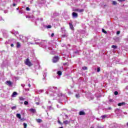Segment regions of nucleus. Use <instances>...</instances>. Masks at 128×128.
I'll return each instance as SVG.
<instances>
[{
	"instance_id": "1",
	"label": "nucleus",
	"mask_w": 128,
	"mask_h": 128,
	"mask_svg": "<svg viewBox=\"0 0 128 128\" xmlns=\"http://www.w3.org/2000/svg\"><path fill=\"white\" fill-rule=\"evenodd\" d=\"M37 44H39L40 46L42 48H48V47L46 46V42H44V41H42V42H36Z\"/></svg>"
},
{
	"instance_id": "2",
	"label": "nucleus",
	"mask_w": 128,
	"mask_h": 128,
	"mask_svg": "<svg viewBox=\"0 0 128 128\" xmlns=\"http://www.w3.org/2000/svg\"><path fill=\"white\" fill-rule=\"evenodd\" d=\"M47 48L49 50H51V52H50V54H56V51L52 50V44H49V46H48Z\"/></svg>"
},
{
	"instance_id": "3",
	"label": "nucleus",
	"mask_w": 128,
	"mask_h": 128,
	"mask_svg": "<svg viewBox=\"0 0 128 128\" xmlns=\"http://www.w3.org/2000/svg\"><path fill=\"white\" fill-rule=\"evenodd\" d=\"M58 88L56 86H50L48 88L49 92H54V94H55V92L58 90Z\"/></svg>"
},
{
	"instance_id": "4",
	"label": "nucleus",
	"mask_w": 128,
	"mask_h": 128,
	"mask_svg": "<svg viewBox=\"0 0 128 128\" xmlns=\"http://www.w3.org/2000/svg\"><path fill=\"white\" fill-rule=\"evenodd\" d=\"M25 64L26 66H32V62L30 61L29 58H27L26 60Z\"/></svg>"
},
{
	"instance_id": "5",
	"label": "nucleus",
	"mask_w": 128,
	"mask_h": 128,
	"mask_svg": "<svg viewBox=\"0 0 128 128\" xmlns=\"http://www.w3.org/2000/svg\"><path fill=\"white\" fill-rule=\"evenodd\" d=\"M20 38L23 42H27L28 40V38L26 36H20Z\"/></svg>"
},
{
	"instance_id": "6",
	"label": "nucleus",
	"mask_w": 128,
	"mask_h": 128,
	"mask_svg": "<svg viewBox=\"0 0 128 128\" xmlns=\"http://www.w3.org/2000/svg\"><path fill=\"white\" fill-rule=\"evenodd\" d=\"M73 12H84V10L80 8H74L73 9Z\"/></svg>"
},
{
	"instance_id": "7",
	"label": "nucleus",
	"mask_w": 128,
	"mask_h": 128,
	"mask_svg": "<svg viewBox=\"0 0 128 128\" xmlns=\"http://www.w3.org/2000/svg\"><path fill=\"white\" fill-rule=\"evenodd\" d=\"M16 118L21 120V122H24V118H22V116L20 114H16Z\"/></svg>"
},
{
	"instance_id": "8",
	"label": "nucleus",
	"mask_w": 128,
	"mask_h": 128,
	"mask_svg": "<svg viewBox=\"0 0 128 128\" xmlns=\"http://www.w3.org/2000/svg\"><path fill=\"white\" fill-rule=\"evenodd\" d=\"M102 120H104V118H110V114H104L101 116Z\"/></svg>"
},
{
	"instance_id": "9",
	"label": "nucleus",
	"mask_w": 128,
	"mask_h": 128,
	"mask_svg": "<svg viewBox=\"0 0 128 128\" xmlns=\"http://www.w3.org/2000/svg\"><path fill=\"white\" fill-rule=\"evenodd\" d=\"M60 60V58L58 56H55L53 58L52 62H58V61Z\"/></svg>"
},
{
	"instance_id": "10",
	"label": "nucleus",
	"mask_w": 128,
	"mask_h": 128,
	"mask_svg": "<svg viewBox=\"0 0 128 128\" xmlns=\"http://www.w3.org/2000/svg\"><path fill=\"white\" fill-rule=\"evenodd\" d=\"M38 4L40 6L44 4H46V0H38Z\"/></svg>"
},
{
	"instance_id": "11",
	"label": "nucleus",
	"mask_w": 128,
	"mask_h": 128,
	"mask_svg": "<svg viewBox=\"0 0 128 128\" xmlns=\"http://www.w3.org/2000/svg\"><path fill=\"white\" fill-rule=\"evenodd\" d=\"M78 114L79 116H86V112L84 110H82L79 112Z\"/></svg>"
},
{
	"instance_id": "12",
	"label": "nucleus",
	"mask_w": 128,
	"mask_h": 128,
	"mask_svg": "<svg viewBox=\"0 0 128 128\" xmlns=\"http://www.w3.org/2000/svg\"><path fill=\"white\" fill-rule=\"evenodd\" d=\"M116 114L118 116L120 112V109L117 108L115 110Z\"/></svg>"
},
{
	"instance_id": "13",
	"label": "nucleus",
	"mask_w": 128,
	"mask_h": 128,
	"mask_svg": "<svg viewBox=\"0 0 128 128\" xmlns=\"http://www.w3.org/2000/svg\"><path fill=\"white\" fill-rule=\"evenodd\" d=\"M68 24L70 26V30H74V26L72 25V24L71 22H69Z\"/></svg>"
},
{
	"instance_id": "14",
	"label": "nucleus",
	"mask_w": 128,
	"mask_h": 128,
	"mask_svg": "<svg viewBox=\"0 0 128 128\" xmlns=\"http://www.w3.org/2000/svg\"><path fill=\"white\" fill-rule=\"evenodd\" d=\"M16 96H18V92H13L11 96H12V98H16Z\"/></svg>"
},
{
	"instance_id": "15",
	"label": "nucleus",
	"mask_w": 128,
	"mask_h": 128,
	"mask_svg": "<svg viewBox=\"0 0 128 128\" xmlns=\"http://www.w3.org/2000/svg\"><path fill=\"white\" fill-rule=\"evenodd\" d=\"M72 16L74 18H78V13H76V12H73L72 13Z\"/></svg>"
},
{
	"instance_id": "16",
	"label": "nucleus",
	"mask_w": 128,
	"mask_h": 128,
	"mask_svg": "<svg viewBox=\"0 0 128 128\" xmlns=\"http://www.w3.org/2000/svg\"><path fill=\"white\" fill-rule=\"evenodd\" d=\"M12 40H8V41H6L5 42V44H10V42H12Z\"/></svg>"
},
{
	"instance_id": "17",
	"label": "nucleus",
	"mask_w": 128,
	"mask_h": 128,
	"mask_svg": "<svg viewBox=\"0 0 128 128\" xmlns=\"http://www.w3.org/2000/svg\"><path fill=\"white\" fill-rule=\"evenodd\" d=\"M126 103L124 102H122L121 103L118 104V106H126Z\"/></svg>"
},
{
	"instance_id": "18",
	"label": "nucleus",
	"mask_w": 128,
	"mask_h": 128,
	"mask_svg": "<svg viewBox=\"0 0 128 128\" xmlns=\"http://www.w3.org/2000/svg\"><path fill=\"white\" fill-rule=\"evenodd\" d=\"M30 112H32V114H36V109H34V108L30 109Z\"/></svg>"
},
{
	"instance_id": "19",
	"label": "nucleus",
	"mask_w": 128,
	"mask_h": 128,
	"mask_svg": "<svg viewBox=\"0 0 128 128\" xmlns=\"http://www.w3.org/2000/svg\"><path fill=\"white\" fill-rule=\"evenodd\" d=\"M61 31L62 32H64V34H66V30L64 28V27L61 28Z\"/></svg>"
},
{
	"instance_id": "20",
	"label": "nucleus",
	"mask_w": 128,
	"mask_h": 128,
	"mask_svg": "<svg viewBox=\"0 0 128 128\" xmlns=\"http://www.w3.org/2000/svg\"><path fill=\"white\" fill-rule=\"evenodd\" d=\"M12 34H14V36H16V35L17 34H18V31H12Z\"/></svg>"
},
{
	"instance_id": "21",
	"label": "nucleus",
	"mask_w": 128,
	"mask_h": 128,
	"mask_svg": "<svg viewBox=\"0 0 128 128\" xmlns=\"http://www.w3.org/2000/svg\"><path fill=\"white\" fill-rule=\"evenodd\" d=\"M63 124H70V122H68V120H66L63 122Z\"/></svg>"
},
{
	"instance_id": "22",
	"label": "nucleus",
	"mask_w": 128,
	"mask_h": 128,
	"mask_svg": "<svg viewBox=\"0 0 128 128\" xmlns=\"http://www.w3.org/2000/svg\"><path fill=\"white\" fill-rule=\"evenodd\" d=\"M48 109L49 110H54V108H52V105L50 106H48Z\"/></svg>"
},
{
	"instance_id": "23",
	"label": "nucleus",
	"mask_w": 128,
	"mask_h": 128,
	"mask_svg": "<svg viewBox=\"0 0 128 128\" xmlns=\"http://www.w3.org/2000/svg\"><path fill=\"white\" fill-rule=\"evenodd\" d=\"M57 74H58V76H62V71H58L57 72Z\"/></svg>"
},
{
	"instance_id": "24",
	"label": "nucleus",
	"mask_w": 128,
	"mask_h": 128,
	"mask_svg": "<svg viewBox=\"0 0 128 128\" xmlns=\"http://www.w3.org/2000/svg\"><path fill=\"white\" fill-rule=\"evenodd\" d=\"M18 13L20 14H24V10H19Z\"/></svg>"
},
{
	"instance_id": "25",
	"label": "nucleus",
	"mask_w": 128,
	"mask_h": 128,
	"mask_svg": "<svg viewBox=\"0 0 128 128\" xmlns=\"http://www.w3.org/2000/svg\"><path fill=\"white\" fill-rule=\"evenodd\" d=\"M16 48H20V42H16Z\"/></svg>"
},
{
	"instance_id": "26",
	"label": "nucleus",
	"mask_w": 128,
	"mask_h": 128,
	"mask_svg": "<svg viewBox=\"0 0 128 128\" xmlns=\"http://www.w3.org/2000/svg\"><path fill=\"white\" fill-rule=\"evenodd\" d=\"M60 16V14L58 13H57V12L54 13V16Z\"/></svg>"
},
{
	"instance_id": "27",
	"label": "nucleus",
	"mask_w": 128,
	"mask_h": 128,
	"mask_svg": "<svg viewBox=\"0 0 128 128\" xmlns=\"http://www.w3.org/2000/svg\"><path fill=\"white\" fill-rule=\"evenodd\" d=\"M58 96H59L60 98V96H62V92H59L58 94Z\"/></svg>"
},
{
	"instance_id": "28",
	"label": "nucleus",
	"mask_w": 128,
	"mask_h": 128,
	"mask_svg": "<svg viewBox=\"0 0 128 128\" xmlns=\"http://www.w3.org/2000/svg\"><path fill=\"white\" fill-rule=\"evenodd\" d=\"M114 102V100L113 99H109V100H108L109 104Z\"/></svg>"
},
{
	"instance_id": "29",
	"label": "nucleus",
	"mask_w": 128,
	"mask_h": 128,
	"mask_svg": "<svg viewBox=\"0 0 128 128\" xmlns=\"http://www.w3.org/2000/svg\"><path fill=\"white\" fill-rule=\"evenodd\" d=\"M44 92V90H40L38 91V94H42Z\"/></svg>"
},
{
	"instance_id": "30",
	"label": "nucleus",
	"mask_w": 128,
	"mask_h": 128,
	"mask_svg": "<svg viewBox=\"0 0 128 128\" xmlns=\"http://www.w3.org/2000/svg\"><path fill=\"white\" fill-rule=\"evenodd\" d=\"M36 122H37L40 123L42 122V120L41 119H36Z\"/></svg>"
},
{
	"instance_id": "31",
	"label": "nucleus",
	"mask_w": 128,
	"mask_h": 128,
	"mask_svg": "<svg viewBox=\"0 0 128 128\" xmlns=\"http://www.w3.org/2000/svg\"><path fill=\"white\" fill-rule=\"evenodd\" d=\"M36 20H40V22H42V20H44V19L42 18H37Z\"/></svg>"
},
{
	"instance_id": "32",
	"label": "nucleus",
	"mask_w": 128,
	"mask_h": 128,
	"mask_svg": "<svg viewBox=\"0 0 128 128\" xmlns=\"http://www.w3.org/2000/svg\"><path fill=\"white\" fill-rule=\"evenodd\" d=\"M6 82L8 86H12V82L10 81H7Z\"/></svg>"
},
{
	"instance_id": "33",
	"label": "nucleus",
	"mask_w": 128,
	"mask_h": 128,
	"mask_svg": "<svg viewBox=\"0 0 128 128\" xmlns=\"http://www.w3.org/2000/svg\"><path fill=\"white\" fill-rule=\"evenodd\" d=\"M66 36H68V34L67 33H65L64 34L62 35V38H66Z\"/></svg>"
},
{
	"instance_id": "34",
	"label": "nucleus",
	"mask_w": 128,
	"mask_h": 128,
	"mask_svg": "<svg viewBox=\"0 0 128 128\" xmlns=\"http://www.w3.org/2000/svg\"><path fill=\"white\" fill-rule=\"evenodd\" d=\"M82 69L84 70H88V67L84 66L82 68Z\"/></svg>"
},
{
	"instance_id": "35",
	"label": "nucleus",
	"mask_w": 128,
	"mask_h": 128,
	"mask_svg": "<svg viewBox=\"0 0 128 128\" xmlns=\"http://www.w3.org/2000/svg\"><path fill=\"white\" fill-rule=\"evenodd\" d=\"M80 96V94H76V98H78Z\"/></svg>"
},
{
	"instance_id": "36",
	"label": "nucleus",
	"mask_w": 128,
	"mask_h": 128,
	"mask_svg": "<svg viewBox=\"0 0 128 128\" xmlns=\"http://www.w3.org/2000/svg\"><path fill=\"white\" fill-rule=\"evenodd\" d=\"M112 4H114V6H116V5L118 4V3H116V1H113Z\"/></svg>"
},
{
	"instance_id": "37",
	"label": "nucleus",
	"mask_w": 128,
	"mask_h": 128,
	"mask_svg": "<svg viewBox=\"0 0 128 128\" xmlns=\"http://www.w3.org/2000/svg\"><path fill=\"white\" fill-rule=\"evenodd\" d=\"M100 72V68L98 67L97 68V72Z\"/></svg>"
},
{
	"instance_id": "38",
	"label": "nucleus",
	"mask_w": 128,
	"mask_h": 128,
	"mask_svg": "<svg viewBox=\"0 0 128 128\" xmlns=\"http://www.w3.org/2000/svg\"><path fill=\"white\" fill-rule=\"evenodd\" d=\"M112 48H116L118 46H116L112 45Z\"/></svg>"
},
{
	"instance_id": "39",
	"label": "nucleus",
	"mask_w": 128,
	"mask_h": 128,
	"mask_svg": "<svg viewBox=\"0 0 128 128\" xmlns=\"http://www.w3.org/2000/svg\"><path fill=\"white\" fill-rule=\"evenodd\" d=\"M24 104H25V106H28V101H25L24 102Z\"/></svg>"
},
{
	"instance_id": "40",
	"label": "nucleus",
	"mask_w": 128,
	"mask_h": 128,
	"mask_svg": "<svg viewBox=\"0 0 128 128\" xmlns=\"http://www.w3.org/2000/svg\"><path fill=\"white\" fill-rule=\"evenodd\" d=\"M114 94H115V96H118V91H115L114 92Z\"/></svg>"
},
{
	"instance_id": "41",
	"label": "nucleus",
	"mask_w": 128,
	"mask_h": 128,
	"mask_svg": "<svg viewBox=\"0 0 128 128\" xmlns=\"http://www.w3.org/2000/svg\"><path fill=\"white\" fill-rule=\"evenodd\" d=\"M23 126H24V128H26V126H28V125L26 123H24Z\"/></svg>"
},
{
	"instance_id": "42",
	"label": "nucleus",
	"mask_w": 128,
	"mask_h": 128,
	"mask_svg": "<svg viewBox=\"0 0 128 128\" xmlns=\"http://www.w3.org/2000/svg\"><path fill=\"white\" fill-rule=\"evenodd\" d=\"M26 10H27V12H30V8L28 7H26Z\"/></svg>"
},
{
	"instance_id": "43",
	"label": "nucleus",
	"mask_w": 128,
	"mask_h": 128,
	"mask_svg": "<svg viewBox=\"0 0 128 128\" xmlns=\"http://www.w3.org/2000/svg\"><path fill=\"white\" fill-rule=\"evenodd\" d=\"M20 100H24L25 98H23L22 97H20Z\"/></svg>"
},
{
	"instance_id": "44",
	"label": "nucleus",
	"mask_w": 128,
	"mask_h": 128,
	"mask_svg": "<svg viewBox=\"0 0 128 128\" xmlns=\"http://www.w3.org/2000/svg\"><path fill=\"white\" fill-rule=\"evenodd\" d=\"M12 110H16V106H14L11 108Z\"/></svg>"
},
{
	"instance_id": "45",
	"label": "nucleus",
	"mask_w": 128,
	"mask_h": 128,
	"mask_svg": "<svg viewBox=\"0 0 128 128\" xmlns=\"http://www.w3.org/2000/svg\"><path fill=\"white\" fill-rule=\"evenodd\" d=\"M102 32H104V34H107L108 32L104 30V29H102Z\"/></svg>"
},
{
	"instance_id": "46",
	"label": "nucleus",
	"mask_w": 128,
	"mask_h": 128,
	"mask_svg": "<svg viewBox=\"0 0 128 128\" xmlns=\"http://www.w3.org/2000/svg\"><path fill=\"white\" fill-rule=\"evenodd\" d=\"M52 28V26L50 25H48L47 26V28Z\"/></svg>"
},
{
	"instance_id": "47",
	"label": "nucleus",
	"mask_w": 128,
	"mask_h": 128,
	"mask_svg": "<svg viewBox=\"0 0 128 128\" xmlns=\"http://www.w3.org/2000/svg\"><path fill=\"white\" fill-rule=\"evenodd\" d=\"M106 110H112V108L110 107H108V108H106Z\"/></svg>"
},
{
	"instance_id": "48",
	"label": "nucleus",
	"mask_w": 128,
	"mask_h": 128,
	"mask_svg": "<svg viewBox=\"0 0 128 128\" xmlns=\"http://www.w3.org/2000/svg\"><path fill=\"white\" fill-rule=\"evenodd\" d=\"M118 2H126V0H118Z\"/></svg>"
},
{
	"instance_id": "49",
	"label": "nucleus",
	"mask_w": 128,
	"mask_h": 128,
	"mask_svg": "<svg viewBox=\"0 0 128 128\" xmlns=\"http://www.w3.org/2000/svg\"><path fill=\"white\" fill-rule=\"evenodd\" d=\"M58 123H59L60 124H62V123L60 120H58Z\"/></svg>"
},
{
	"instance_id": "50",
	"label": "nucleus",
	"mask_w": 128,
	"mask_h": 128,
	"mask_svg": "<svg viewBox=\"0 0 128 128\" xmlns=\"http://www.w3.org/2000/svg\"><path fill=\"white\" fill-rule=\"evenodd\" d=\"M54 34L52 33V34H51V37H52V38H54Z\"/></svg>"
},
{
	"instance_id": "51",
	"label": "nucleus",
	"mask_w": 128,
	"mask_h": 128,
	"mask_svg": "<svg viewBox=\"0 0 128 128\" xmlns=\"http://www.w3.org/2000/svg\"><path fill=\"white\" fill-rule=\"evenodd\" d=\"M0 20H4V19L2 18V17L0 16Z\"/></svg>"
},
{
	"instance_id": "52",
	"label": "nucleus",
	"mask_w": 128,
	"mask_h": 128,
	"mask_svg": "<svg viewBox=\"0 0 128 128\" xmlns=\"http://www.w3.org/2000/svg\"><path fill=\"white\" fill-rule=\"evenodd\" d=\"M30 3L32 4H34V0H31L30 1Z\"/></svg>"
},
{
	"instance_id": "53",
	"label": "nucleus",
	"mask_w": 128,
	"mask_h": 128,
	"mask_svg": "<svg viewBox=\"0 0 128 128\" xmlns=\"http://www.w3.org/2000/svg\"><path fill=\"white\" fill-rule=\"evenodd\" d=\"M116 34H120V31H118L116 32Z\"/></svg>"
},
{
	"instance_id": "54",
	"label": "nucleus",
	"mask_w": 128,
	"mask_h": 128,
	"mask_svg": "<svg viewBox=\"0 0 128 128\" xmlns=\"http://www.w3.org/2000/svg\"><path fill=\"white\" fill-rule=\"evenodd\" d=\"M4 13L8 14V10H4Z\"/></svg>"
},
{
	"instance_id": "55",
	"label": "nucleus",
	"mask_w": 128,
	"mask_h": 128,
	"mask_svg": "<svg viewBox=\"0 0 128 128\" xmlns=\"http://www.w3.org/2000/svg\"><path fill=\"white\" fill-rule=\"evenodd\" d=\"M24 84H21V86L22 87V88H24Z\"/></svg>"
},
{
	"instance_id": "56",
	"label": "nucleus",
	"mask_w": 128,
	"mask_h": 128,
	"mask_svg": "<svg viewBox=\"0 0 128 128\" xmlns=\"http://www.w3.org/2000/svg\"><path fill=\"white\" fill-rule=\"evenodd\" d=\"M13 6H16V4H12Z\"/></svg>"
},
{
	"instance_id": "57",
	"label": "nucleus",
	"mask_w": 128,
	"mask_h": 128,
	"mask_svg": "<svg viewBox=\"0 0 128 128\" xmlns=\"http://www.w3.org/2000/svg\"><path fill=\"white\" fill-rule=\"evenodd\" d=\"M10 46H12V48L14 47V44H11Z\"/></svg>"
},
{
	"instance_id": "58",
	"label": "nucleus",
	"mask_w": 128,
	"mask_h": 128,
	"mask_svg": "<svg viewBox=\"0 0 128 128\" xmlns=\"http://www.w3.org/2000/svg\"><path fill=\"white\" fill-rule=\"evenodd\" d=\"M2 52H4V51H0V54H1V55L2 54Z\"/></svg>"
},
{
	"instance_id": "59",
	"label": "nucleus",
	"mask_w": 128,
	"mask_h": 128,
	"mask_svg": "<svg viewBox=\"0 0 128 128\" xmlns=\"http://www.w3.org/2000/svg\"><path fill=\"white\" fill-rule=\"evenodd\" d=\"M36 104H38V105L40 104V102H37L36 103Z\"/></svg>"
},
{
	"instance_id": "60",
	"label": "nucleus",
	"mask_w": 128,
	"mask_h": 128,
	"mask_svg": "<svg viewBox=\"0 0 128 128\" xmlns=\"http://www.w3.org/2000/svg\"><path fill=\"white\" fill-rule=\"evenodd\" d=\"M46 93L47 94H48V92L46 91Z\"/></svg>"
},
{
	"instance_id": "61",
	"label": "nucleus",
	"mask_w": 128,
	"mask_h": 128,
	"mask_svg": "<svg viewBox=\"0 0 128 128\" xmlns=\"http://www.w3.org/2000/svg\"><path fill=\"white\" fill-rule=\"evenodd\" d=\"M58 102H59L60 104H62V101L59 100V101H58Z\"/></svg>"
},
{
	"instance_id": "62",
	"label": "nucleus",
	"mask_w": 128,
	"mask_h": 128,
	"mask_svg": "<svg viewBox=\"0 0 128 128\" xmlns=\"http://www.w3.org/2000/svg\"><path fill=\"white\" fill-rule=\"evenodd\" d=\"M28 86H29V88H30V84H28Z\"/></svg>"
},
{
	"instance_id": "63",
	"label": "nucleus",
	"mask_w": 128,
	"mask_h": 128,
	"mask_svg": "<svg viewBox=\"0 0 128 128\" xmlns=\"http://www.w3.org/2000/svg\"><path fill=\"white\" fill-rule=\"evenodd\" d=\"M98 128H102L100 126H98Z\"/></svg>"
},
{
	"instance_id": "64",
	"label": "nucleus",
	"mask_w": 128,
	"mask_h": 128,
	"mask_svg": "<svg viewBox=\"0 0 128 128\" xmlns=\"http://www.w3.org/2000/svg\"><path fill=\"white\" fill-rule=\"evenodd\" d=\"M48 104H51V102H50V101H48Z\"/></svg>"
}]
</instances>
